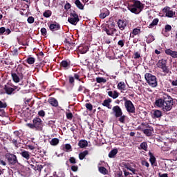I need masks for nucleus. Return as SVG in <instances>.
<instances>
[{"label":"nucleus","instance_id":"nucleus-1","mask_svg":"<svg viewBox=\"0 0 177 177\" xmlns=\"http://www.w3.org/2000/svg\"><path fill=\"white\" fill-rule=\"evenodd\" d=\"M155 106L162 109V111L167 113L172 110L174 106V99L167 93H163L162 97L156 100Z\"/></svg>","mask_w":177,"mask_h":177},{"label":"nucleus","instance_id":"nucleus-2","mask_svg":"<svg viewBox=\"0 0 177 177\" xmlns=\"http://www.w3.org/2000/svg\"><path fill=\"white\" fill-rule=\"evenodd\" d=\"M132 4H129L128 9L131 13L139 15L143 9H145V4L142 3L139 0H132Z\"/></svg>","mask_w":177,"mask_h":177},{"label":"nucleus","instance_id":"nucleus-3","mask_svg":"<svg viewBox=\"0 0 177 177\" xmlns=\"http://www.w3.org/2000/svg\"><path fill=\"white\" fill-rule=\"evenodd\" d=\"M26 126L30 129H35V131H42L44 122L39 117H36L32 120V123H27Z\"/></svg>","mask_w":177,"mask_h":177},{"label":"nucleus","instance_id":"nucleus-4","mask_svg":"<svg viewBox=\"0 0 177 177\" xmlns=\"http://www.w3.org/2000/svg\"><path fill=\"white\" fill-rule=\"evenodd\" d=\"M167 63L168 60L164 58L158 60L156 63V67H158V68H160L162 73H164L165 75L169 74V67L167 66Z\"/></svg>","mask_w":177,"mask_h":177},{"label":"nucleus","instance_id":"nucleus-5","mask_svg":"<svg viewBox=\"0 0 177 177\" xmlns=\"http://www.w3.org/2000/svg\"><path fill=\"white\" fill-rule=\"evenodd\" d=\"M145 78L149 86H151L152 88H156V86L158 85V82H157V77L151 75V73H145Z\"/></svg>","mask_w":177,"mask_h":177},{"label":"nucleus","instance_id":"nucleus-6","mask_svg":"<svg viewBox=\"0 0 177 177\" xmlns=\"http://www.w3.org/2000/svg\"><path fill=\"white\" fill-rule=\"evenodd\" d=\"M4 91L7 95H12V93H16L20 91V87L8 83L4 86Z\"/></svg>","mask_w":177,"mask_h":177},{"label":"nucleus","instance_id":"nucleus-7","mask_svg":"<svg viewBox=\"0 0 177 177\" xmlns=\"http://www.w3.org/2000/svg\"><path fill=\"white\" fill-rule=\"evenodd\" d=\"M124 100V107L129 114H133L135 113V105L132 103V101L127 99L125 97H123Z\"/></svg>","mask_w":177,"mask_h":177},{"label":"nucleus","instance_id":"nucleus-8","mask_svg":"<svg viewBox=\"0 0 177 177\" xmlns=\"http://www.w3.org/2000/svg\"><path fill=\"white\" fill-rule=\"evenodd\" d=\"M115 26V23L112 22L111 24H107L103 30L107 34V35H113L114 32H117V29L114 27Z\"/></svg>","mask_w":177,"mask_h":177},{"label":"nucleus","instance_id":"nucleus-9","mask_svg":"<svg viewBox=\"0 0 177 177\" xmlns=\"http://www.w3.org/2000/svg\"><path fill=\"white\" fill-rule=\"evenodd\" d=\"M5 157L11 165H16V164L19 162V160H17V156L13 153H6Z\"/></svg>","mask_w":177,"mask_h":177},{"label":"nucleus","instance_id":"nucleus-10","mask_svg":"<svg viewBox=\"0 0 177 177\" xmlns=\"http://www.w3.org/2000/svg\"><path fill=\"white\" fill-rule=\"evenodd\" d=\"M13 135H14L13 136L10 137V140L11 141V143H12V145L15 146V147H17L19 146V144L17 143V140L20 139V135H21V131H15L13 132Z\"/></svg>","mask_w":177,"mask_h":177},{"label":"nucleus","instance_id":"nucleus-11","mask_svg":"<svg viewBox=\"0 0 177 177\" xmlns=\"http://www.w3.org/2000/svg\"><path fill=\"white\" fill-rule=\"evenodd\" d=\"M68 21L73 26H77V23L80 21V18L78 17V14L73 11V12L71 13V17L68 18Z\"/></svg>","mask_w":177,"mask_h":177},{"label":"nucleus","instance_id":"nucleus-12","mask_svg":"<svg viewBox=\"0 0 177 177\" xmlns=\"http://www.w3.org/2000/svg\"><path fill=\"white\" fill-rule=\"evenodd\" d=\"M11 76L12 80L14 81V82H16V84L20 82V80H23L24 77L23 73L21 72H17V73H11Z\"/></svg>","mask_w":177,"mask_h":177},{"label":"nucleus","instance_id":"nucleus-13","mask_svg":"<svg viewBox=\"0 0 177 177\" xmlns=\"http://www.w3.org/2000/svg\"><path fill=\"white\" fill-rule=\"evenodd\" d=\"M117 24L118 28L120 29L121 31H124V30L127 28V26H128V22L125 19H118Z\"/></svg>","mask_w":177,"mask_h":177},{"label":"nucleus","instance_id":"nucleus-14","mask_svg":"<svg viewBox=\"0 0 177 177\" xmlns=\"http://www.w3.org/2000/svg\"><path fill=\"white\" fill-rule=\"evenodd\" d=\"M162 117V111L158 109H154L151 111V118L154 120L160 119Z\"/></svg>","mask_w":177,"mask_h":177},{"label":"nucleus","instance_id":"nucleus-15","mask_svg":"<svg viewBox=\"0 0 177 177\" xmlns=\"http://www.w3.org/2000/svg\"><path fill=\"white\" fill-rule=\"evenodd\" d=\"M112 110L115 113V117H116V118H118V117H121L123 114L122 109H121V108L118 105L113 106Z\"/></svg>","mask_w":177,"mask_h":177},{"label":"nucleus","instance_id":"nucleus-16","mask_svg":"<svg viewBox=\"0 0 177 177\" xmlns=\"http://www.w3.org/2000/svg\"><path fill=\"white\" fill-rule=\"evenodd\" d=\"M163 12L166 13L167 17H174V15H175V12H174L173 10H171V8L169 7H165L163 8Z\"/></svg>","mask_w":177,"mask_h":177},{"label":"nucleus","instance_id":"nucleus-17","mask_svg":"<svg viewBox=\"0 0 177 177\" xmlns=\"http://www.w3.org/2000/svg\"><path fill=\"white\" fill-rule=\"evenodd\" d=\"M60 66L64 68V70H68L71 67V62L68 60H63L60 63Z\"/></svg>","mask_w":177,"mask_h":177},{"label":"nucleus","instance_id":"nucleus-18","mask_svg":"<svg viewBox=\"0 0 177 177\" xmlns=\"http://www.w3.org/2000/svg\"><path fill=\"white\" fill-rule=\"evenodd\" d=\"M50 31H57L60 28V24L55 21L53 24L48 25Z\"/></svg>","mask_w":177,"mask_h":177},{"label":"nucleus","instance_id":"nucleus-19","mask_svg":"<svg viewBox=\"0 0 177 177\" xmlns=\"http://www.w3.org/2000/svg\"><path fill=\"white\" fill-rule=\"evenodd\" d=\"M110 15V12L107 8H104L101 10V13L100 14L99 17L100 19H106V16H109Z\"/></svg>","mask_w":177,"mask_h":177},{"label":"nucleus","instance_id":"nucleus-20","mask_svg":"<svg viewBox=\"0 0 177 177\" xmlns=\"http://www.w3.org/2000/svg\"><path fill=\"white\" fill-rule=\"evenodd\" d=\"M48 102L49 103V104H50L53 107H58L59 106V102L57 101V100H56V98L55 97H50L48 98Z\"/></svg>","mask_w":177,"mask_h":177},{"label":"nucleus","instance_id":"nucleus-21","mask_svg":"<svg viewBox=\"0 0 177 177\" xmlns=\"http://www.w3.org/2000/svg\"><path fill=\"white\" fill-rule=\"evenodd\" d=\"M165 52L166 55H167L168 56H171V57H173V59L177 58V51H173L172 50L169 48L166 49Z\"/></svg>","mask_w":177,"mask_h":177},{"label":"nucleus","instance_id":"nucleus-22","mask_svg":"<svg viewBox=\"0 0 177 177\" xmlns=\"http://www.w3.org/2000/svg\"><path fill=\"white\" fill-rule=\"evenodd\" d=\"M111 102H113V100H111V98H108L107 100H104L102 106H104V107H107V109H111V105L110 104Z\"/></svg>","mask_w":177,"mask_h":177},{"label":"nucleus","instance_id":"nucleus-23","mask_svg":"<svg viewBox=\"0 0 177 177\" xmlns=\"http://www.w3.org/2000/svg\"><path fill=\"white\" fill-rule=\"evenodd\" d=\"M108 95L112 99H117L120 96V93L117 92V91H108Z\"/></svg>","mask_w":177,"mask_h":177},{"label":"nucleus","instance_id":"nucleus-24","mask_svg":"<svg viewBox=\"0 0 177 177\" xmlns=\"http://www.w3.org/2000/svg\"><path fill=\"white\" fill-rule=\"evenodd\" d=\"M149 156H150V158H149V161L151 164V165H154V167L157 166V160L156 159V157L154 156V155H153V153H151V152H149Z\"/></svg>","mask_w":177,"mask_h":177},{"label":"nucleus","instance_id":"nucleus-25","mask_svg":"<svg viewBox=\"0 0 177 177\" xmlns=\"http://www.w3.org/2000/svg\"><path fill=\"white\" fill-rule=\"evenodd\" d=\"M140 34V29L136 28L130 33V38H135V35H139Z\"/></svg>","mask_w":177,"mask_h":177},{"label":"nucleus","instance_id":"nucleus-26","mask_svg":"<svg viewBox=\"0 0 177 177\" xmlns=\"http://www.w3.org/2000/svg\"><path fill=\"white\" fill-rule=\"evenodd\" d=\"M78 146L81 149H84L85 147H88V141H86V140H81L78 142Z\"/></svg>","mask_w":177,"mask_h":177},{"label":"nucleus","instance_id":"nucleus-27","mask_svg":"<svg viewBox=\"0 0 177 177\" xmlns=\"http://www.w3.org/2000/svg\"><path fill=\"white\" fill-rule=\"evenodd\" d=\"M153 131H154V129H153V127H149V129H144L142 131V132L145 133V135H146L147 136H151V135H153Z\"/></svg>","mask_w":177,"mask_h":177},{"label":"nucleus","instance_id":"nucleus-28","mask_svg":"<svg viewBox=\"0 0 177 177\" xmlns=\"http://www.w3.org/2000/svg\"><path fill=\"white\" fill-rule=\"evenodd\" d=\"M20 155L23 158H25L26 160H28L30 158V152L26 150H22L20 153Z\"/></svg>","mask_w":177,"mask_h":177},{"label":"nucleus","instance_id":"nucleus-29","mask_svg":"<svg viewBox=\"0 0 177 177\" xmlns=\"http://www.w3.org/2000/svg\"><path fill=\"white\" fill-rule=\"evenodd\" d=\"M89 154V151L88 150H85L82 152H80L79 153V160H84V158H85L86 156H88Z\"/></svg>","mask_w":177,"mask_h":177},{"label":"nucleus","instance_id":"nucleus-30","mask_svg":"<svg viewBox=\"0 0 177 177\" xmlns=\"http://www.w3.org/2000/svg\"><path fill=\"white\" fill-rule=\"evenodd\" d=\"M62 150L66 153H68V151H73V148L71 147V145L66 144L65 145L62 146Z\"/></svg>","mask_w":177,"mask_h":177},{"label":"nucleus","instance_id":"nucleus-31","mask_svg":"<svg viewBox=\"0 0 177 177\" xmlns=\"http://www.w3.org/2000/svg\"><path fill=\"white\" fill-rule=\"evenodd\" d=\"M118 153V149H113L109 152L108 156L109 157V158H114V157H115V156H117Z\"/></svg>","mask_w":177,"mask_h":177},{"label":"nucleus","instance_id":"nucleus-32","mask_svg":"<svg viewBox=\"0 0 177 177\" xmlns=\"http://www.w3.org/2000/svg\"><path fill=\"white\" fill-rule=\"evenodd\" d=\"M75 4L78 9H80V10H84V4H82V3H81V1L75 0Z\"/></svg>","mask_w":177,"mask_h":177},{"label":"nucleus","instance_id":"nucleus-33","mask_svg":"<svg viewBox=\"0 0 177 177\" xmlns=\"http://www.w3.org/2000/svg\"><path fill=\"white\" fill-rule=\"evenodd\" d=\"M30 166L35 171H38L39 172H41V171H42V169L44 168V166H42V165H39V164H36V166H34V165H30Z\"/></svg>","mask_w":177,"mask_h":177},{"label":"nucleus","instance_id":"nucleus-34","mask_svg":"<svg viewBox=\"0 0 177 177\" xmlns=\"http://www.w3.org/2000/svg\"><path fill=\"white\" fill-rule=\"evenodd\" d=\"M159 21H160V19H158V18L154 19L152 21V22L149 24V28H153V27H154V26H157V24H158Z\"/></svg>","mask_w":177,"mask_h":177},{"label":"nucleus","instance_id":"nucleus-35","mask_svg":"<svg viewBox=\"0 0 177 177\" xmlns=\"http://www.w3.org/2000/svg\"><path fill=\"white\" fill-rule=\"evenodd\" d=\"M96 82H97V84H106V82H107V80L104 77H96Z\"/></svg>","mask_w":177,"mask_h":177},{"label":"nucleus","instance_id":"nucleus-36","mask_svg":"<svg viewBox=\"0 0 177 177\" xmlns=\"http://www.w3.org/2000/svg\"><path fill=\"white\" fill-rule=\"evenodd\" d=\"M125 83L124 82H120L118 84V89H120V91H125Z\"/></svg>","mask_w":177,"mask_h":177},{"label":"nucleus","instance_id":"nucleus-37","mask_svg":"<svg viewBox=\"0 0 177 177\" xmlns=\"http://www.w3.org/2000/svg\"><path fill=\"white\" fill-rule=\"evenodd\" d=\"M44 17H46V19L52 16V11L50 10H47L43 13Z\"/></svg>","mask_w":177,"mask_h":177},{"label":"nucleus","instance_id":"nucleus-38","mask_svg":"<svg viewBox=\"0 0 177 177\" xmlns=\"http://www.w3.org/2000/svg\"><path fill=\"white\" fill-rule=\"evenodd\" d=\"M26 63H28V64H34L35 63V58L32 57H28L26 59Z\"/></svg>","mask_w":177,"mask_h":177},{"label":"nucleus","instance_id":"nucleus-39","mask_svg":"<svg viewBox=\"0 0 177 177\" xmlns=\"http://www.w3.org/2000/svg\"><path fill=\"white\" fill-rule=\"evenodd\" d=\"M99 171L100 172V174H102L103 175H107V174L109 172L107 171V169H106V167H100Z\"/></svg>","mask_w":177,"mask_h":177},{"label":"nucleus","instance_id":"nucleus-40","mask_svg":"<svg viewBox=\"0 0 177 177\" xmlns=\"http://www.w3.org/2000/svg\"><path fill=\"white\" fill-rule=\"evenodd\" d=\"M51 146H57L59 145V138H53L50 142Z\"/></svg>","mask_w":177,"mask_h":177},{"label":"nucleus","instance_id":"nucleus-41","mask_svg":"<svg viewBox=\"0 0 177 177\" xmlns=\"http://www.w3.org/2000/svg\"><path fill=\"white\" fill-rule=\"evenodd\" d=\"M140 149L142 150H145V151H147V142H143L140 145Z\"/></svg>","mask_w":177,"mask_h":177},{"label":"nucleus","instance_id":"nucleus-42","mask_svg":"<svg viewBox=\"0 0 177 177\" xmlns=\"http://www.w3.org/2000/svg\"><path fill=\"white\" fill-rule=\"evenodd\" d=\"M154 36H153V35H149L148 36V39H147L146 42L147 44H151V42H153V41H154Z\"/></svg>","mask_w":177,"mask_h":177},{"label":"nucleus","instance_id":"nucleus-43","mask_svg":"<svg viewBox=\"0 0 177 177\" xmlns=\"http://www.w3.org/2000/svg\"><path fill=\"white\" fill-rule=\"evenodd\" d=\"M85 107L87 110H88V111H92V110H93V105H92L91 103H86Z\"/></svg>","mask_w":177,"mask_h":177},{"label":"nucleus","instance_id":"nucleus-44","mask_svg":"<svg viewBox=\"0 0 177 177\" xmlns=\"http://www.w3.org/2000/svg\"><path fill=\"white\" fill-rule=\"evenodd\" d=\"M8 104L5 101L0 100V109H6Z\"/></svg>","mask_w":177,"mask_h":177},{"label":"nucleus","instance_id":"nucleus-45","mask_svg":"<svg viewBox=\"0 0 177 177\" xmlns=\"http://www.w3.org/2000/svg\"><path fill=\"white\" fill-rule=\"evenodd\" d=\"M124 45H125V39H120L118 41V46L120 48H124Z\"/></svg>","mask_w":177,"mask_h":177},{"label":"nucleus","instance_id":"nucleus-46","mask_svg":"<svg viewBox=\"0 0 177 177\" xmlns=\"http://www.w3.org/2000/svg\"><path fill=\"white\" fill-rule=\"evenodd\" d=\"M88 47L87 46H84V47H80L79 50L81 51V53H86L88 52Z\"/></svg>","mask_w":177,"mask_h":177},{"label":"nucleus","instance_id":"nucleus-47","mask_svg":"<svg viewBox=\"0 0 177 177\" xmlns=\"http://www.w3.org/2000/svg\"><path fill=\"white\" fill-rule=\"evenodd\" d=\"M125 115H122L121 116H120V118L118 120L119 122H120L121 124H125Z\"/></svg>","mask_w":177,"mask_h":177},{"label":"nucleus","instance_id":"nucleus-48","mask_svg":"<svg viewBox=\"0 0 177 177\" xmlns=\"http://www.w3.org/2000/svg\"><path fill=\"white\" fill-rule=\"evenodd\" d=\"M66 118L67 120H73V113L71 112H69V113H66Z\"/></svg>","mask_w":177,"mask_h":177},{"label":"nucleus","instance_id":"nucleus-49","mask_svg":"<svg viewBox=\"0 0 177 177\" xmlns=\"http://www.w3.org/2000/svg\"><path fill=\"white\" fill-rule=\"evenodd\" d=\"M35 21V19L33 18V17H29L27 19L28 23H29V24H32V23H34V21Z\"/></svg>","mask_w":177,"mask_h":177},{"label":"nucleus","instance_id":"nucleus-50","mask_svg":"<svg viewBox=\"0 0 177 177\" xmlns=\"http://www.w3.org/2000/svg\"><path fill=\"white\" fill-rule=\"evenodd\" d=\"M40 31H41V35H43V37H45V35H46V34H47L46 28H41Z\"/></svg>","mask_w":177,"mask_h":177},{"label":"nucleus","instance_id":"nucleus-51","mask_svg":"<svg viewBox=\"0 0 177 177\" xmlns=\"http://www.w3.org/2000/svg\"><path fill=\"white\" fill-rule=\"evenodd\" d=\"M165 30L166 32H168L171 31V30H172V26H171V25H166L165 27Z\"/></svg>","mask_w":177,"mask_h":177},{"label":"nucleus","instance_id":"nucleus-52","mask_svg":"<svg viewBox=\"0 0 177 177\" xmlns=\"http://www.w3.org/2000/svg\"><path fill=\"white\" fill-rule=\"evenodd\" d=\"M69 162H71V164H77V160L74 157H71L69 158Z\"/></svg>","mask_w":177,"mask_h":177},{"label":"nucleus","instance_id":"nucleus-53","mask_svg":"<svg viewBox=\"0 0 177 177\" xmlns=\"http://www.w3.org/2000/svg\"><path fill=\"white\" fill-rule=\"evenodd\" d=\"M38 116L39 117H45V111H44V110L39 111Z\"/></svg>","mask_w":177,"mask_h":177},{"label":"nucleus","instance_id":"nucleus-54","mask_svg":"<svg viewBox=\"0 0 177 177\" xmlns=\"http://www.w3.org/2000/svg\"><path fill=\"white\" fill-rule=\"evenodd\" d=\"M141 164L142 165L147 167V168H149V167H150V164H149L146 160H142Z\"/></svg>","mask_w":177,"mask_h":177},{"label":"nucleus","instance_id":"nucleus-55","mask_svg":"<svg viewBox=\"0 0 177 177\" xmlns=\"http://www.w3.org/2000/svg\"><path fill=\"white\" fill-rule=\"evenodd\" d=\"M64 9L66 10H68V9H71V4H70V3L66 2V3L64 6Z\"/></svg>","mask_w":177,"mask_h":177},{"label":"nucleus","instance_id":"nucleus-56","mask_svg":"<svg viewBox=\"0 0 177 177\" xmlns=\"http://www.w3.org/2000/svg\"><path fill=\"white\" fill-rule=\"evenodd\" d=\"M71 169L73 172H77V171H78V166L73 165L71 166Z\"/></svg>","mask_w":177,"mask_h":177},{"label":"nucleus","instance_id":"nucleus-57","mask_svg":"<svg viewBox=\"0 0 177 177\" xmlns=\"http://www.w3.org/2000/svg\"><path fill=\"white\" fill-rule=\"evenodd\" d=\"M6 31V28L5 27H1L0 28V35H3Z\"/></svg>","mask_w":177,"mask_h":177},{"label":"nucleus","instance_id":"nucleus-58","mask_svg":"<svg viewBox=\"0 0 177 177\" xmlns=\"http://www.w3.org/2000/svg\"><path fill=\"white\" fill-rule=\"evenodd\" d=\"M68 78H69V84H71V85H74V82H75L74 77L73 76H69Z\"/></svg>","mask_w":177,"mask_h":177},{"label":"nucleus","instance_id":"nucleus-59","mask_svg":"<svg viewBox=\"0 0 177 177\" xmlns=\"http://www.w3.org/2000/svg\"><path fill=\"white\" fill-rule=\"evenodd\" d=\"M23 70H24L23 68V65H19L17 66V71H18V73H21V71H23Z\"/></svg>","mask_w":177,"mask_h":177},{"label":"nucleus","instance_id":"nucleus-60","mask_svg":"<svg viewBox=\"0 0 177 177\" xmlns=\"http://www.w3.org/2000/svg\"><path fill=\"white\" fill-rule=\"evenodd\" d=\"M140 58V53L136 52L134 53V59H139Z\"/></svg>","mask_w":177,"mask_h":177},{"label":"nucleus","instance_id":"nucleus-61","mask_svg":"<svg viewBox=\"0 0 177 177\" xmlns=\"http://www.w3.org/2000/svg\"><path fill=\"white\" fill-rule=\"evenodd\" d=\"M74 78L75 80H77V81H81V79H80V75H78V73H74Z\"/></svg>","mask_w":177,"mask_h":177},{"label":"nucleus","instance_id":"nucleus-62","mask_svg":"<svg viewBox=\"0 0 177 177\" xmlns=\"http://www.w3.org/2000/svg\"><path fill=\"white\" fill-rule=\"evenodd\" d=\"M12 32V31L10 30V29L7 28L6 29V32L4 33V35H9V34H10Z\"/></svg>","mask_w":177,"mask_h":177},{"label":"nucleus","instance_id":"nucleus-63","mask_svg":"<svg viewBox=\"0 0 177 177\" xmlns=\"http://www.w3.org/2000/svg\"><path fill=\"white\" fill-rule=\"evenodd\" d=\"M141 125L142 127H145L146 128H149V129L151 128V127H150V124H149V123H142Z\"/></svg>","mask_w":177,"mask_h":177},{"label":"nucleus","instance_id":"nucleus-64","mask_svg":"<svg viewBox=\"0 0 177 177\" xmlns=\"http://www.w3.org/2000/svg\"><path fill=\"white\" fill-rule=\"evenodd\" d=\"M173 86H177V80H173L171 82Z\"/></svg>","mask_w":177,"mask_h":177}]
</instances>
